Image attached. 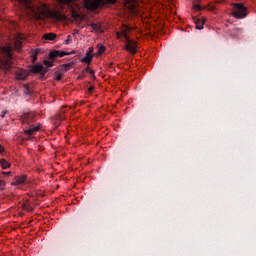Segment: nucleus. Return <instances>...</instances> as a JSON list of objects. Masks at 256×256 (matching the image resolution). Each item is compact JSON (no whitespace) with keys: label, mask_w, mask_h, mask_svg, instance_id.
Listing matches in <instances>:
<instances>
[{"label":"nucleus","mask_w":256,"mask_h":256,"mask_svg":"<svg viewBox=\"0 0 256 256\" xmlns=\"http://www.w3.org/2000/svg\"><path fill=\"white\" fill-rule=\"evenodd\" d=\"M23 9L26 10L27 14L33 19L41 20L47 17V6L45 4H41L37 6L33 4L31 0H18Z\"/></svg>","instance_id":"1"},{"label":"nucleus","mask_w":256,"mask_h":256,"mask_svg":"<svg viewBox=\"0 0 256 256\" xmlns=\"http://www.w3.org/2000/svg\"><path fill=\"white\" fill-rule=\"evenodd\" d=\"M249 15V10L243 3L240 4H234V10L232 11V16L235 19H245Z\"/></svg>","instance_id":"2"},{"label":"nucleus","mask_w":256,"mask_h":256,"mask_svg":"<svg viewBox=\"0 0 256 256\" xmlns=\"http://www.w3.org/2000/svg\"><path fill=\"white\" fill-rule=\"evenodd\" d=\"M124 40L127 42L125 49L129 51V53H137V42L129 39V35H127V31H122L121 33Z\"/></svg>","instance_id":"3"},{"label":"nucleus","mask_w":256,"mask_h":256,"mask_svg":"<svg viewBox=\"0 0 256 256\" xmlns=\"http://www.w3.org/2000/svg\"><path fill=\"white\" fill-rule=\"evenodd\" d=\"M84 5L88 11H95L103 5V0H84Z\"/></svg>","instance_id":"4"},{"label":"nucleus","mask_w":256,"mask_h":256,"mask_svg":"<svg viewBox=\"0 0 256 256\" xmlns=\"http://www.w3.org/2000/svg\"><path fill=\"white\" fill-rule=\"evenodd\" d=\"M21 121L23 125H29V123H33V121H35V114L31 112H26L21 117Z\"/></svg>","instance_id":"5"},{"label":"nucleus","mask_w":256,"mask_h":256,"mask_svg":"<svg viewBox=\"0 0 256 256\" xmlns=\"http://www.w3.org/2000/svg\"><path fill=\"white\" fill-rule=\"evenodd\" d=\"M30 73H40L41 77H45V73H47V71H45L43 64H36L32 66Z\"/></svg>","instance_id":"6"},{"label":"nucleus","mask_w":256,"mask_h":256,"mask_svg":"<svg viewBox=\"0 0 256 256\" xmlns=\"http://www.w3.org/2000/svg\"><path fill=\"white\" fill-rule=\"evenodd\" d=\"M65 55H71V53L61 50H53L49 53V59H57V57H65Z\"/></svg>","instance_id":"7"},{"label":"nucleus","mask_w":256,"mask_h":256,"mask_svg":"<svg viewBox=\"0 0 256 256\" xmlns=\"http://www.w3.org/2000/svg\"><path fill=\"white\" fill-rule=\"evenodd\" d=\"M15 75L18 81H25L29 77V72L27 70H19Z\"/></svg>","instance_id":"8"},{"label":"nucleus","mask_w":256,"mask_h":256,"mask_svg":"<svg viewBox=\"0 0 256 256\" xmlns=\"http://www.w3.org/2000/svg\"><path fill=\"white\" fill-rule=\"evenodd\" d=\"M36 131H39V125H30L27 130L24 131L25 135H28V137H31V135H34Z\"/></svg>","instance_id":"9"},{"label":"nucleus","mask_w":256,"mask_h":256,"mask_svg":"<svg viewBox=\"0 0 256 256\" xmlns=\"http://www.w3.org/2000/svg\"><path fill=\"white\" fill-rule=\"evenodd\" d=\"M25 181H27L26 175L16 176L14 178V182L12 183V185H23V183H25Z\"/></svg>","instance_id":"10"},{"label":"nucleus","mask_w":256,"mask_h":256,"mask_svg":"<svg viewBox=\"0 0 256 256\" xmlns=\"http://www.w3.org/2000/svg\"><path fill=\"white\" fill-rule=\"evenodd\" d=\"M39 53H43V50L41 48L32 50L31 52L32 63H35V61H37V55H39Z\"/></svg>","instance_id":"11"},{"label":"nucleus","mask_w":256,"mask_h":256,"mask_svg":"<svg viewBox=\"0 0 256 256\" xmlns=\"http://www.w3.org/2000/svg\"><path fill=\"white\" fill-rule=\"evenodd\" d=\"M194 23L196 25V29L199 31H201V29H203V25H205V21L199 18H194Z\"/></svg>","instance_id":"12"},{"label":"nucleus","mask_w":256,"mask_h":256,"mask_svg":"<svg viewBox=\"0 0 256 256\" xmlns=\"http://www.w3.org/2000/svg\"><path fill=\"white\" fill-rule=\"evenodd\" d=\"M57 38V35L55 33H46L43 35V39L46 41H55Z\"/></svg>","instance_id":"13"},{"label":"nucleus","mask_w":256,"mask_h":256,"mask_svg":"<svg viewBox=\"0 0 256 256\" xmlns=\"http://www.w3.org/2000/svg\"><path fill=\"white\" fill-rule=\"evenodd\" d=\"M93 61V54L91 53H86V56L81 59L82 63H87L88 65Z\"/></svg>","instance_id":"14"},{"label":"nucleus","mask_w":256,"mask_h":256,"mask_svg":"<svg viewBox=\"0 0 256 256\" xmlns=\"http://www.w3.org/2000/svg\"><path fill=\"white\" fill-rule=\"evenodd\" d=\"M3 52L7 55L9 59L13 57V49H11V47H3Z\"/></svg>","instance_id":"15"},{"label":"nucleus","mask_w":256,"mask_h":256,"mask_svg":"<svg viewBox=\"0 0 256 256\" xmlns=\"http://www.w3.org/2000/svg\"><path fill=\"white\" fill-rule=\"evenodd\" d=\"M24 95H33V90L31 87L28 86V84H24Z\"/></svg>","instance_id":"16"},{"label":"nucleus","mask_w":256,"mask_h":256,"mask_svg":"<svg viewBox=\"0 0 256 256\" xmlns=\"http://www.w3.org/2000/svg\"><path fill=\"white\" fill-rule=\"evenodd\" d=\"M0 165H1L2 169H9V167H11V164L9 162H7V160H5V159L0 160Z\"/></svg>","instance_id":"17"},{"label":"nucleus","mask_w":256,"mask_h":256,"mask_svg":"<svg viewBox=\"0 0 256 256\" xmlns=\"http://www.w3.org/2000/svg\"><path fill=\"white\" fill-rule=\"evenodd\" d=\"M90 27L93 29V31H101V24L91 23Z\"/></svg>","instance_id":"18"},{"label":"nucleus","mask_w":256,"mask_h":256,"mask_svg":"<svg viewBox=\"0 0 256 256\" xmlns=\"http://www.w3.org/2000/svg\"><path fill=\"white\" fill-rule=\"evenodd\" d=\"M74 63L73 62H70L68 64H64L63 67H64V71H69L71 69V67H73Z\"/></svg>","instance_id":"19"},{"label":"nucleus","mask_w":256,"mask_h":256,"mask_svg":"<svg viewBox=\"0 0 256 256\" xmlns=\"http://www.w3.org/2000/svg\"><path fill=\"white\" fill-rule=\"evenodd\" d=\"M24 211H27L28 213H33V206L24 205Z\"/></svg>","instance_id":"20"},{"label":"nucleus","mask_w":256,"mask_h":256,"mask_svg":"<svg viewBox=\"0 0 256 256\" xmlns=\"http://www.w3.org/2000/svg\"><path fill=\"white\" fill-rule=\"evenodd\" d=\"M62 77H63V74H62V73H59V72H56V73H55V79H56V81H61Z\"/></svg>","instance_id":"21"},{"label":"nucleus","mask_w":256,"mask_h":256,"mask_svg":"<svg viewBox=\"0 0 256 256\" xmlns=\"http://www.w3.org/2000/svg\"><path fill=\"white\" fill-rule=\"evenodd\" d=\"M103 53H105V46H100L98 48V55H103Z\"/></svg>","instance_id":"22"},{"label":"nucleus","mask_w":256,"mask_h":256,"mask_svg":"<svg viewBox=\"0 0 256 256\" xmlns=\"http://www.w3.org/2000/svg\"><path fill=\"white\" fill-rule=\"evenodd\" d=\"M44 65H45L47 68L53 67V61L45 60V61H44Z\"/></svg>","instance_id":"23"},{"label":"nucleus","mask_w":256,"mask_h":256,"mask_svg":"<svg viewBox=\"0 0 256 256\" xmlns=\"http://www.w3.org/2000/svg\"><path fill=\"white\" fill-rule=\"evenodd\" d=\"M194 11H201V5L193 4Z\"/></svg>","instance_id":"24"},{"label":"nucleus","mask_w":256,"mask_h":256,"mask_svg":"<svg viewBox=\"0 0 256 256\" xmlns=\"http://www.w3.org/2000/svg\"><path fill=\"white\" fill-rule=\"evenodd\" d=\"M72 0H60V3L62 5H69V3H71Z\"/></svg>","instance_id":"25"},{"label":"nucleus","mask_w":256,"mask_h":256,"mask_svg":"<svg viewBox=\"0 0 256 256\" xmlns=\"http://www.w3.org/2000/svg\"><path fill=\"white\" fill-rule=\"evenodd\" d=\"M3 189H5V182L0 180V191H3Z\"/></svg>","instance_id":"26"},{"label":"nucleus","mask_w":256,"mask_h":256,"mask_svg":"<svg viewBox=\"0 0 256 256\" xmlns=\"http://www.w3.org/2000/svg\"><path fill=\"white\" fill-rule=\"evenodd\" d=\"M71 43V35L67 36V39L65 40V45H69Z\"/></svg>","instance_id":"27"},{"label":"nucleus","mask_w":256,"mask_h":256,"mask_svg":"<svg viewBox=\"0 0 256 256\" xmlns=\"http://www.w3.org/2000/svg\"><path fill=\"white\" fill-rule=\"evenodd\" d=\"M86 71H89L90 75H95V72L91 69H89V67H86Z\"/></svg>","instance_id":"28"},{"label":"nucleus","mask_w":256,"mask_h":256,"mask_svg":"<svg viewBox=\"0 0 256 256\" xmlns=\"http://www.w3.org/2000/svg\"><path fill=\"white\" fill-rule=\"evenodd\" d=\"M94 89H95V87L90 86V87L88 88L89 93H93V90H94Z\"/></svg>","instance_id":"29"},{"label":"nucleus","mask_w":256,"mask_h":256,"mask_svg":"<svg viewBox=\"0 0 256 256\" xmlns=\"http://www.w3.org/2000/svg\"><path fill=\"white\" fill-rule=\"evenodd\" d=\"M2 175H5L6 177H9V175H11V172H2Z\"/></svg>","instance_id":"30"},{"label":"nucleus","mask_w":256,"mask_h":256,"mask_svg":"<svg viewBox=\"0 0 256 256\" xmlns=\"http://www.w3.org/2000/svg\"><path fill=\"white\" fill-rule=\"evenodd\" d=\"M107 1V3H116L117 2V0H106Z\"/></svg>","instance_id":"31"},{"label":"nucleus","mask_w":256,"mask_h":256,"mask_svg":"<svg viewBox=\"0 0 256 256\" xmlns=\"http://www.w3.org/2000/svg\"><path fill=\"white\" fill-rule=\"evenodd\" d=\"M236 31H238V33H243V30L241 28H236Z\"/></svg>","instance_id":"32"},{"label":"nucleus","mask_w":256,"mask_h":256,"mask_svg":"<svg viewBox=\"0 0 256 256\" xmlns=\"http://www.w3.org/2000/svg\"><path fill=\"white\" fill-rule=\"evenodd\" d=\"M7 115V111H3L1 117H5Z\"/></svg>","instance_id":"33"},{"label":"nucleus","mask_w":256,"mask_h":256,"mask_svg":"<svg viewBox=\"0 0 256 256\" xmlns=\"http://www.w3.org/2000/svg\"><path fill=\"white\" fill-rule=\"evenodd\" d=\"M87 53H90V55H92V53H93V48H89V52H87Z\"/></svg>","instance_id":"34"},{"label":"nucleus","mask_w":256,"mask_h":256,"mask_svg":"<svg viewBox=\"0 0 256 256\" xmlns=\"http://www.w3.org/2000/svg\"><path fill=\"white\" fill-rule=\"evenodd\" d=\"M59 119L63 120V119H65V117H63V116H60V117H59Z\"/></svg>","instance_id":"35"},{"label":"nucleus","mask_w":256,"mask_h":256,"mask_svg":"<svg viewBox=\"0 0 256 256\" xmlns=\"http://www.w3.org/2000/svg\"><path fill=\"white\" fill-rule=\"evenodd\" d=\"M196 1V3H200L201 2V0H195Z\"/></svg>","instance_id":"36"},{"label":"nucleus","mask_w":256,"mask_h":256,"mask_svg":"<svg viewBox=\"0 0 256 256\" xmlns=\"http://www.w3.org/2000/svg\"><path fill=\"white\" fill-rule=\"evenodd\" d=\"M17 45H18V47H20V46H21V42H18V44H17Z\"/></svg>","instance_id":"37"},{"label":"nucleus","mask_w":256,"mask_h":256,"mask_svg":"<svg viewBox=\"0 0 256 256\" xmlns=\"http://www.w3.org/2000/svg\"><path fill=\"white\" fill-rule=\"evenodd\" d=\"M118 35V39H120L121 38V35L120 34H117Z\"/></svg>","instance_id":"38"}]
</instances>
